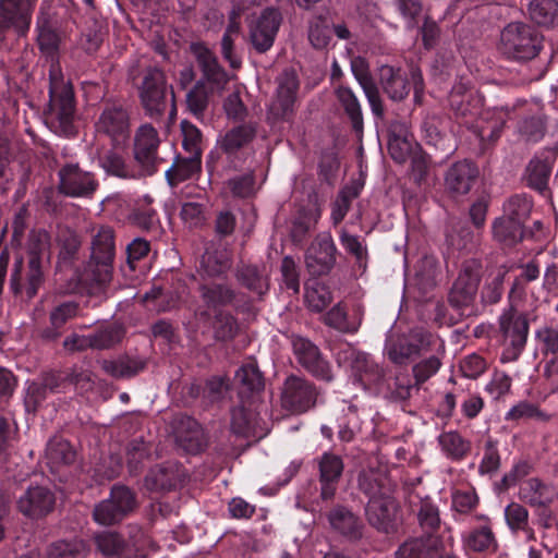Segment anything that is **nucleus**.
Returning <instances> with one entry per match:
<instances>
[{"mask_svg":"<svg viewBox=\"0 0 558 558\" xmlns=\"http://www.w3.org/2000/svg\"><path fill=\"white\" fill-rule=\"evenodd\" d=\"M38 47L52 62L49 69V104L45 112L46 120L57 132L72 136L75 134L74 119L76 104L73 86L65 81L59 66L54 64L58 59L61 36L58 27L37 29Z\"/></svg>","mask_w":558,"mask_h":558,"instance_id":"f257e3e1","label":"nucleus"},{"mask_svg":"<svg viewBox=\"0 0 558 558\" xmlns=\"http://www.w3.org/2000/svg\"><path fill=\"white\" fill-rule=\"evenodd\" d=\"M359 487L368 496L366 515L369 523L379 531H392L397 524L398 506L389 480L378 472H362Z\"/></svg>","mask_w":558,"mask_h":558,"instance_id":"f03ea898","label":"nucleus"},{"mask_svg":"<svg viewBox=\"0 0 558 558\" xmlns=\"http://www.w3.org/2000/svg\"><path fill=\"white\" fill-rule=\"evenodd\" d=\"M482 277L483 264L480 259L468 258L462 262L447 294V302L457 314V318H449L450 325L481 314L482 308L477 303V294Z\"/></svg>","mask_w":558,"mask_h":558,"instance_id":"7ed1b4c3","label":"nucleus"},{"mask_svg":"<svg viewBox=\"0 0 558 558\" xmlns=\"http://www.w3.org/2000/svg\"><path fill=\"white\" fill-rule=\"evenodd\" d=\"M116 257V234L109 226H101L93 234L90 256L81 275V282L92 292L102 291L112 280Z\"/></svg>","mask_w":558,"mask_h":558,"instance_id":"20e7f679","label":"nucleus"},{"mask_svg":"<svg viewBox=\"0 0 558 558\" xmlns=\"http://www.w3.org/2000/svg\"><path fill=\"white\" fill-rule=\"evenodd\" d=\"M136 83L140 104L146 116L156 119L163 116L168 106V88L171 95V113H175V95L163 70L156 65L144 68Z\"/></svg>","mask_w":558,"mask_h":558,"instance_id":"39448f33","label":"nucleus"},{"mask_svg":"<svg viewBox=\"0 0 558 558\" xmlns=\"http://www.w3.org/2000/svg\"><path fill=\"white\" fill-rule=\"evenodd\" d=\"M543 48V36L532 25L511 22L500 33V51L508 58L529 61L538 56Z\"/></svg>","mask_w":558,"mask_h":558,"instance_id":"423d86ee","label":"nucleus"},{"mask_svg":"<svg viewBox=\"0 0 558 558\" xmlns=\"http://www.w3.org/2000/svg\"><path fill=\"white\" fill-rule=\"evenodd\" d=\"M98 136H105L113 148H123L131 137V110L121 100L104 101L95 122Z\"/></svg>","mask_w":558,"mask_h":558,"instance_id":"0eeeda50","label":"nucleus"},{"mask_svg":"<svg viewBox=\"0 0 558 558\" xmlns=\"http://www.w3.org/2000/svg\"><path fill=\"white\" fill-rule=\"evenodd\" d=\"M239 387L240 405L232 410L231 430L238 436L254 435L265 408L262 401L264 386Z\"/></svg>","mask_w":558,"mask_h":558,"instance_id":"6e6552de","label":"nucleus"},{"mask_svg":"<svg viewBox=\"0 0 558 558\" xmlns=\"http://www.w3.org/2000/svg\"><path fill=\"white\" fill-rule=\"evenodd\" d=\"M282 21V13L278 8L263 9L259 15L248 24L250 47L258 54L268 52L275 44Z\"/></svg>","mask_w":558,"mask_h":558,"instance_id":"1a4fd4ad","label":"nucleus"},{"mask_svg":"<svg viewBox=\"0 0 558 558\" xmlns=\"http://www.w3.org/2000/svg\"><path fill=\"white\" fill-rule=\"evenodd\" d=\"M499 328L504 335L505 343L507 344L504 357L508 360L517 359L526 343L529 333L527 316L518 313L511 305L500 316Z\"/></svg>","mask_w":558,"mask_h":558,"instance_id":"9d476101","label":"nucleus"},{"mask_svg":"<svg viewBox=\"0 0 558 558\" xmlns=\"http://www.w3.org/2000/svg\"><path fill=\"white\" fill-rule=\"evenodd\" d=\"M58 175V190L69 197L89 198L99 186L95 174L82 169L78 163H65L59 169Z\"/></svg>","mask_w":558,"mask_h":558,"instance_id":"9b49d317","label":"nucleus"},{"mask_svg":"<svg viewBox=\"0 0 558 558\" xmlns=\"http://www.w3.org/2000/svg\"><path fill=\"white\" fill-rule=\"evenodd\" d=\"M337 247L328 232L318 233L305 253L306 269L312 277L328 275L336 265Z\"/></svg>","mask_w":558,"mask_h":558,"instance_id":"f8f14e48","label":"nucleus"},{"mask_svg":"<svg viewBox=\"0 0 558 558\" xmlns=\"http://www.w3.org/2000/svg\"><path fill=\"white\" fill-rule=\"evenodd\" d=\"M291 343L296 360L308 373L317 380H332L330 365L323 357L319 348L315 343L301 336H292Z\"/></svg>","mask_w":558,"mask_h":558,"instance_id":"ddd939ff","label":"nucleus"},{"mask_svg":"<svg viewBox=\"0 0 558 558\" xmlns=\"http://www.w3.org/2000/svg\"><path fill=\"white\" fill-rule=\"evenodd\" d=\"M160 140L157 130L150 124L141 125L134 137V158L146 174L157 171L162 158L158 156Z\"/></svg>","mask_w":558,"mask_h":558,"instance_id":"4468645a","label":"nucleus"},{"mask_svg":"<svg viewBox=\"0 0 558 558\" xmlns=\"http://www.w3.org/2000/svg\"><path fill=\"white\" fill-rule=\"evenodd\" d=\"M197 293L203 305L213 308V313L223 311V307H234L236 311H243L239 303V296L242 295L232 284L215 280H203L197 287Z\"/></svg>","mask_w":558,"mask_h":558,"instance_id":"2eb2a0df","label":"nucleus"},{"mask_svg":"<svg viewBox=\"0 0 558 558\" xmlns=\"http://www.w3.org/2000/svg\"><path fill=\"white\" fill-rule=\"evenodd\" d=\"M480 178L476 163L463 159L452 163L445 173V187L452 197L464 196L473 189Z\"/></svg>","mask_w":558,"mask_h":558,"instance_id":"dca6fc26","label":"nucleus"},{"mask_svg":"<svg viewBox=\"0 0 558 558\" xmlns=\"http://www.w3.org/2000/svg\"><path fill=\"white\" fill-rule=\"evenodd\" d=\"M190 51L194 56L198 68L203 73L204 84H210L214 88L223 89L229 82L228 73L219 64L218 58L204 43H192Z\"/></svg>","mask_w":558,"mask_h":558,"instance_id":"f3484780","label":"nucleus"},{"mask_svg":"<svg viewBox=\"0 0 558 558\" xmlns=\"http://www.w3.org/2000/svg\"><path fill=\"white\" fill-rule=\"evenodd\" d=\"M171 434L177 445L189 453H197L204 445L203 429L191 416L177 414L170 422Z\"/></svg>","mask_w":558,"mask_h":558,"instance_id":"a211bd4d","label":"nucleus"},{"mask_svg":"<svg viewBox=\"0 0 558 558\" xmlns=\"http://www.w3.org/2000/svg\"><path fill=\"white\" fill-rule=\"evenodd\" d=\"M185 477V470L180 464L168 461L150 469L144 485L150 492H169L180 487Z\"/></svg>","mask_w":558,"mask_h":558,"instance_id":"6ab92c4d","label":"nucleus"},{"mask_svg":"<svg viewBox=\"0 0 558 558\" xmlns=\"http://www.w3.org/2000/svg\"><path fill=\"white\" fill-rule=\"evenodd\" d=\"M54 504V495L49 488L33 486L19 498L17 508L29 519H40L52 511Z\"/></svg>","mask_w":558,"mask_h":558,"instance_id":"aec40b11","label":"nucleus"},{"mask_svg":"<svg viewBox=\"0 0 558 558\" xmlns=\"http://www.w3.org/2000/svg\"><path fill=\"white\" fill-rule=\"evenodd\" d=\"M351 71L362 87L374 116L377 118H383L385 114V108L380 97L379 88L371 74L367 60L360 56L352 58Z\"/></svg>","mask_w":558,"mask_h":558,"instance_id":"412c9836","label":"nucleus"},{"mask_svg":"<svg viewBox=\"0 0 558 558\" xmlns=\"http://www.w3.org/2000/svg\"><path fill=\"white\" fill-rule=\"evenodd\" d=\"M35 0H0V29H27Z\"/></svg>","mask_w":558,"mask_h":558,"instance_id":"4be33fe9","label":"nucleus"},{"mask_svg":"<svg viewBox=\"0 0 558 558\" xmlns=\"http://www.w3.org/2000/svg\"><path fill=\"white\" fill-rule=\"evenodd\" d=\"M338 362L340 364L350 363L354 381L359 384H375L379 379L377 366L368 360L365 353L350 345L339 351Z\"/></svg>","mask_w":558,"mask_h":558,"instance_id":"5701e85b","label":"nucleus"},{"mask_svg":"<svg viewBox=\"0 0 558 558\" xmlns=\"http://www.w3.org/2000/svg\"><path fill=\"white\" fill-rule=\"evenodd\" d=\"M234 277L240 286L263 296L269 290V275L265 265L240 260L234 270Z\"/></svg>","mask_w":558,"mask_h":558,"instance_id":"b1692460","label":"nucleus"},{"mask_svg":"<svg viewBox=\"0 0 558 558\" xmlns=\"http://www.w3.org/2000/svg\"><path fill=\"white\" fill-rule=\"evenodd\" d=\"M426 144L438 150L444 157L452 154L454 147L451 136L447 133V121L436 114L427 116L422 123Z\"/></svg>","mask_w":558,"mask_h":558,"instance_id":"393cba45","label":"nucleus"},{"mask_svg":"<svg viewBox=\"0 0 558 558\" xmlns=\"http://www.w3.org/2000/svg\"><path fill=\"white\" fill-rule=\"evenodd\" d=\"M379 85L388 98L396 102L404 100L410 93L409 80L400 68L383 65L379 69Z\"/></svg>","mask_w":558,"mask_h":558,"instance_id":"a878e982","label":"nucleus"},{"mask_svg":"<svg viewBox=\"0 0 558 558\" xmlns=\"http://www.w3.org/2000/svg\"><path fill=\"white\" fill-rule=\"evenodd\" d=\"M257 135V123L244 122L231 128L219 141L220 149L229 155H235L242 148L248 146Z\"/></svg>","mask_w":558,"mask_h":558,"instance_id":"bb28decb","label":"nucleus"},{"mask_svg":"<svg viewBox=\"0 0 558 558\" xmlns=\"http://www.w3.org/2000/svg\"><path fill=\"white\" fill-rule=\"evenodd\" d=\"M231 264V253L227 248L209 245L201 258V276L208 278L220 277L230 269Z\"/></svg>","mask_w":558,"mask_h":558,"instance_id":"cd10ccee","label":"nucleus"},{"mask_svg":"<svg viewBox=\"0 0 558 558\" xmlns=\"http://www.w3.org/2000/svg\"><path fill=\"white\" fill-rule=\"evenodd\" d=\"M343 471L341 458L333 453H324L319 459V474L323 499H330L336 492V484Z\"/></svg>","mask_w":558,"mask_h":558,"instance_id":"c85d7f7f","label":"nucleus"},{"mask_svg":"<svg viewBox=\"0 0 558 558\" xmlns=\"http://www.w3.org/2000/svg\"><path fill=\"white\" fill-rule=\"evenodd\" d=\"M315 403L312 386H284L281 392V404L288 411L302 413Z\"/></svg>","mask_w":558,"mask_h":558,"instance_id":"c756f323","label":"nucleus"},{"mask_svg":"<svg viewBox=\"0 0 558 558\" xmlns=\"http://www.w3.org/2000/svg\"><path fill=\"white\" fill-rule=\"evenodd\" d=\"M335 96L350 120L353 131L356 134H362L363 113L356 95L350 87L340 84L335 88Z\"/></svg>","mask_w":558,"mask_h":558,"instance_id":"7c9ffc66","label":"nucleus"},{"mask_svg":"<svg viewBox=\"0 0 558 558\" xmlns=\"http://www.w3.org/2000/svg\"><path fill=\"white\" fill-rule=\"evenodd\" d=\"M480 235L466 226L458 221L452 223L446 231V242L453 251L471 253L478 245Z\"/></svg>","mask_w":558,"mask_h":558,"instance_id":"2f4dec72","label":"nucleus"},{"mask_svg":"<svg viewBox=\"0 0 558 558\" xmlns=\"http://www.w3.org/2000/svg\"><path fill=\"white\" fill-rule=\"evenodd\" d=\"M92 333L93 350H111L119 345L126 333L125 327L117 322L100 326Z\"/></svg>","mask_w":558,"mask_h":558,"instance_id":"473e14b6","label":"nucleus"},{"mask_svg":"<svg viewBox=\"0 0 558 558\" xmlns=\"http://www.w3.org/2000/svg\"><path fill=\"white\" fill-rule=\"evenodd\" d=\"M77 304L75 302H64L50 313V327H46L40 331V337L47 341H53L61 335L60 328L64 326L68 320L75 317L77 314Z\"/></svg>","mask_w":558,"mask_h":558,"instance_id":"72a5a7b5","label":"nucleus"},{"mask_svg":"<svg viewBox=\"0 0 558 558\" xmlns=\"http://www.w3.org/2000/svg\"><path fill=\"white\" fill-rule=\"evenodd\" d=\"M147 366V361L141 357L122 356L114 361H104L102 369L113 378H131Z\"/></svg>","mask_w":558,"mask_h":558,"instance_id":"f704fd0d","label":"nucleus"},{"mask_svg":"<svg viewBox=\"0 0 558 558\" xmlns=\"http://www.w3.org/2000/svg\"><path fill=\"white\" fill-rule=\"evenodd\" d=\"M213 338L217 342H230L240 333V324L238 318L227 311H217L213 313Z\"/></svg>","mask_w":558,"mask_h":558,"instance_id":"c9c22d12","label":"nucleus"},{"mask_svg":"<svg viewBox=\"0 0 558 558\" xmlns=\"http://www.w3.org/2000/svg\"><path fill=\"white\" fill-rule=\"evenodd\" d=\"M385 352L388 359L395 364H407L409 360L421 352L420 340H412L408 337H399L386 343Z\"/></svg>","mask_w":558,"mask_h":558,"instance_id":"e433bc0d","label":"nucleus"},{"mask_svg":"<svg viewBox=\"0 0 558 558\" xmlns=\"http://www.w3.org/2000/svg\"><path fill=\"white\" fill-rule=\"evenodd\" d=\"M522 223L505 216L497 218L493 223L494 239L505 246L511 247L524 238Z\"/></svg>","mask_w":558,"mask_h":558,"instance_id":"4c0bfd02","label":"nucleus"},{"mask_svg":"<svg viewBox=\"0 0 558 558\" xmlns=\"http://www.w3.org/2000/svg\"><path fill=\"white\" fill-rule=\"evenodd\" d=\"M202 157L189 154L186 157L177 156L171 168L167 170L166 178L171 186L190 179L201 170Z\"/></svg>","mask_w":558,"mask_h":558,"instance_id":"58836bf2","label":"nucleus"},{"mask_svg":"<svg viewBox=\"0 0 558 558\" xmlns=\"http://www.w3.org/2000/svg\"><path fill=\"white\" fill-rule=\"evenodd\" d=\"M56 240L59 246L58 264L72 265L82 245L80 235L65 227L59 229Z\"/></svg>","mask_w":558,"mask_h":558,"instance_id":"ea45409f","label":"nucleus"},{"mask_svg":"<svg viewBox=\"0 0 558 558\" xmlns=\"http://www.w3.org/2000/svg\"><path fill=\"white\" fill-rule=\"evenodd\" d=\"M28 260L50 264L51 236L45 229L32 230L27 239Z\"/></svg>","mask_w":558,"mask_h":558,"instance_id":"a19ab883","label":"nucleus"},{"mask_svg":"<svg viewBox=\"0 0 558 558\" xmlns=\"http://www.w3.org/2000/svg\"><path fill=\"white\" fill-rule=\"evenodd\" d=\"M519 498L533 506H546L551 501L553 493L537 478H529L520 484Z\"/></svg>","mask_w":558,"mask_h":558,"instance_id":"79ce46f5","label":"nucleus"},{"mask_svg":"<svg viewBox=\"0 0 558 558\" xmlns=\"http://www.w3.org/2000/svg\"><path fill=\"white\" fill-rule=\"evenodd\" d=\"M527 12L530 19L539 26L554 27L558 24L557 0H532Z\"/></svg>","mask_w":558,"mask_h":558,"instance_id":"37998d69","label":"nucleus"},{"mask_svg":"<svg viewBox=\"0 0 558 558\" xmlns=\"http://www.w3.org/2000/svg\"><path fill=\"white\" fill-rule=\"evenodd\" d=\"M550 165L542 159H532L525 169V180L529 187L544 195L548 191Z\"/></svg>","mask_w":558,"mask_h":558,"instance_id":"c03bdc74","label":"nucleus"},{"mask_svg":"<svg viewBox=\"0 0 558 558\" xmlns=\"http://www.w3.org/2000/svg\"><path fill=\"white\" fill-rule=\"evenodd\" d=\"M106 35V25L98 20L89 19L82 31L78 45L86 53L94 54L102 45Z\"/></svg>","mask_w":558,"mask_h":558,"instance_id":"a18cd8bd","label":"nucleus"},{"mask_svg":"<svg viewBox=\"0 0 558 558\" xmlns=\"http://www.w3.org/2000/svg\"><path fill=\"white\" fill-rule=\"evenodd\" d=\"M449 106L456 114L465 117L476 107L477 99L473 92L464 84L457 83L452 86L449 96Z\"/></svg>","mask_w":558,"mask_h":558,"instance_id":"49530a36","label":"nucleus"},{"mask_svg":"<svg viewBox=\"0 0 558 558\" xmlns=\"http://www.w3.org/2000/svg\"><path fill=\"white\" fill-rule=\"evenodd\" d=\"M89 549L87 544L80 538L71 541H58L47 549V558H85ZM29 558V557H22Z\"/></svg>","mask_w":558,"mask_h":558,"instance_id":"de8ad7c7","label":"nucleus"},{"mask_svg":"<svg viewBox=\"0 0 558 558\" xmlns=\"http://www.w3.org/2000/svg\"><path fill=\"white\" fill-rule=\"evenodd\" d=\"M318 214L310 208H301L292 221L290 236L293 243L301 244L315 228Z\"/></svg>","mask_w":558,"mask_h":558,"instance_id":"09e8293b","label":"nucleus"},{"mask_svg":"<svg viewBox=\"0 0 558 558\" xmlns=\"http://www.w3.org/2000/svg\"><path fill=\"white\" fill-rule=\"evenodd\" d=\"M329 522L335 530L343 535L354 538L360 536L359 519L343 507H337L329 513Z\"/></svg>","mask_w":558,"mask_h":558,"instance_id":"8fccbe9b","label":"nucleus"},{"mask_svg":"<svg viewBox=\"0 0 558 558\" xmlns=\"http://www.w3.org/2000/svg\"><path fill=\"white\" fill-rule=\"evenodd\" d=\"M397 558H439V551L430 538H414L400 546Z\"/></svg>","mask_w":558,"mask_h":558,"instance_id":"3c124183","label":"nucleus"},{"mask_svg":"<svg viewBox=\"0 0 558 558\" xmlns=\"http://www.w3.org/2000/svg\"><path fill=\"white\" fill-rule=\"evenodd\" d=\"M464 546L472 551H487L496 548V538L487 525L474 529L463 536Z\"/></svg>","mask_w":558,"mask_h":558,"instance_id":"603ef678","label":"nucleus"},{"mask_svg":"<svg viewBox=\"0 0 558 558\" xmlns=\"http://www.w3.org/2000/svg\"><path fill=\"white\" fill-rule=\"evenodd\" d=\"M325 324L344 333H354L359 330L361 319H351L340 303L335 305L325 316Z\"/></svg>","mask_w":558,"mask_h":558,"instance_id":"864d4df0","label":"nucleus"},{"mask_svg":"<svg viewBox=\"0 0 558 558\" xmlns=\"http://www.w3.org/2000/svg\"><path fill=\"white\" fill-rule=\"evenodd\" d=\"M441 450L452 460H461L470 450V442L457 432H447L438 438Z\"/></svg>","mask_w":558,"mask_h":558,"instance_id":"5fc2aeb1","label":"nucleus"},{"mask_svg":"<svg viewBox=\"0 0 558 558\" xmlns=\"http://www.w3.org/2000/svg\"><path fill=\"white\" fill-rule=\"evenodd\" d=\"M295 104L296 100L275 93L267 111V120L271 123L291 121L295 113Z\"/></svg>","mask_w":558,"mask_h":558,"instance_id":"6e6d98bb","label":"nucleus"},{"mask_svg":"<svg viewBox=\"0 0 558 558\" xmlns=\"http://www.w3.org/2000/svg\"><path fill=\"white\" fill-rule=\"evenodd\" d=\"M532 206V199L526 195H513L504 206V216L524 225L530 217Z\"/></svg>","mask_w":558,"mask_h":558,"instance_id":"4d7b16f0","label":"nucleus"},{"mask_svg":"<svg viewBox=\"0 0 558 558\" xmlns=\"http://www.w3.org/2000/svg\"><path fill=\"white\" fill-rule=\"evenodd\" d=\"M505 272H497L495 276H489L480 292L481 305H494L497 304L504 294V281Z\"/></svg>","mask_w":558,"mask_h":558,"instance_id":"13d9d810","label":"nucleus"},{"mask_svg":"<svg viewBox=\"0 0 558 558\" xmlns=\"http://www.w3.org/2000/svg\"><path fill=\"white\" fill-rule=\"evenodd\" d=\"M186 107L191 113L201 118L208 107V93L204 81H197L193 88L186 94Z\"/></svg>","mask_w":558,"mask_h":558,"instance_id":"bf43d9fd","label":"nucleus"},{"mask_svg":"<svg viewBox=\"0 0 558 558\" xmlns=\"http://www.w3.org/2000/svg\"><path fill=\"white\" fill-rule=\"evenodd\" d=\"M48 459L57 464H70L75 459V451L64 439H52L47 446Z\"/></svg>","mask_w":558,"mask_h":558,"instance_id":"052dcab7","label":"nucleus"},{"mask_svg":"<svg viewBox=\"0 0 558 558\" xmlns=\"http://www.w3.org/2000/svg\"><path fill=\"white\" fill-rule=\"evenodd\" d=\"M276 93L293 100H298L300 80L293 68L284 69L276 78Z\"/></svg>","mask_w":558,"mask_h":558,"instance_id":"680f3d73","label":"nucleus"},{"mask_svg":"<svg viewBox=\"0 0 558 558\" xmlns=\"http://www.w3.org/2000/svg\"><path fill=\"white\" fill-rule=\"evenodd\" d=\"M340 243L343 248L352 255L360 266H365L367 259V247L357 235L349 233L345 229L340 231Z\"/></svg>","mask_w":558,"mask_h":558,"instance_id":"e2e57ef3","label":"nucleus"},{"mask_svg":"<svg viewBox=\"0 0 558 558\" xmlns=\"http://www.w3.org/2000/svg\"><path fill=\"white\" fill-rule=\"evenodd\" d=\"M308 39L316 49H324L329 45L331 40V31L325 17L317 16L311 22Z\"/></svg>","mask_w":558,"mask_h":558,"instance_id":"0e129e2a","label":"nucleus"},{"mask_svg":"<svg viewBox=\"0 0 558 558\" xmlns=\"http://www.w3.org/2000/svg\"><path fill=\"white\" fill-rule=\"evenodd\" d=\"M182 146L187 154L202 157V133L187 120L181 122Z\"/></svg>","mask_w":558,"mask_h":558,"instance_id":"69168bd1","label":"nucleus"},{"mask_svg":"<svg viewBox=\"0 0 558 558\" xmlns=\"http://www.w3.org/2000/svg\"><path fill=\"white\" fill-rule=\"evenodd\" d=\"M50 264L28 260L27 276H26V279H27L26 294H27L28 299H32L37 294L39 287L45 281V269Z\"/></svg>","mask_w":558,"mask_h":558,"instance_id":"338daca9","label":"nucleus"},{"mask_svg":"<svg viewBox=\"0 0 558 558\" xmlns=\"http://www.w3.org/2000/svg\"><path fill=\"white\" fill-rule=\"evenodd\" d=\"M119 148L107 150L100 158V166L109 174L126 178L128 170L123 157L118 153Z\"/></svg>","mask_w":558,"mask_h":558,"instance_id":"774afa93","label":"nucleus"}]
</instances>
